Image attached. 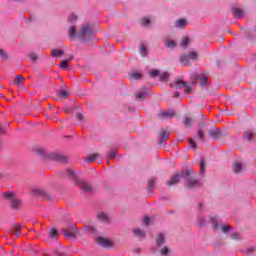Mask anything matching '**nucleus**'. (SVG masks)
Here are the masks:
<instances>
[{"mask_svg": "<svg viewBox=\"0 0 256 256\" xmlns=\"http://www.w3.org/2000/svg\"><path fill=\"white\" fill-rule=\"evenodd\" d=\"M190 175H191V171H189V170L175 174L167 182V185H168V187H172V185H177V183H179V181H181V179H187V177H190Z\"/></svg>", "mask_w": 256, "mask_h": 256, "instance_id": "1", "label": "nucleus"}, {"mask_svg": "<svg viewBox=\"0 0 256 256\" xmlns=\"http://www.w3.org/2000/svg\"><path fill=\"white\" fill-rule=\"evenodd\" d=\"M91 34V25L88 24L80 27V30L77 32V37L82 41H87V37H91Z\"/></svg>", "mask_w": 256, "mask_h": 256, "instance_id": "2", "label": "nucleus"}, {"mask_svg": "<svg viewBox=\"0 0 256 256\" xmlns=\"http://www.w3.org/2000/svg\"><path fill=\"white\" fill-rule=\"evenodd\" d=\"M198 54L195 51L189 52L188 55L180 56V62L183 65H189L191 61H197Z\"/></svg>", "mask_w": 256, "mask_h": 256, "instance_id": "3", "label": "nucleus"}, {"mask_svg": "<svg viewBox=\"0 0 256 256\" xmlns=\"http://www.w3.org/2000/svg\"><path fill=\"white\" fill-rule=\"evenodd\" d=\"M32 194L35 197H42L43 199H47V201H53V196L49 195L43 188H36L32 190Z\"/></svg>", "mask_w": 256, "mask_h": 256, "instance_id": "4", "label": "nucleus"}, {"mask_svg": "<svg viewBox=\"0 0 256 256\" xmlns=\"http://www.w3.org/2000/svg\"><path fill=\"white\" fill-rule=\"evenodd\" d=\"M188 182L186 184L187 189H197L199 187V181L195 178H190L189 176L185 178Z\"/></svg>", "mask_w": 256, "mask_h": 256, "instance_id": "5", "label": "nucleus"}, {"mask_svg": "<svg viewBox=\"0 0 256 256\" xmlns=\"http://www.w3.org/2000/svg\"><path fill=\"white\" fill-rule=\"evenodd\" d=\"M96 242L100 247H111V241L105 237L96 238Z\"/></svg>", "mask_w": 256, "mask_h": 256, "instance_id": "6", "label": "nucleus"}, {"mask_svg": "<svg viewBox=\"0 0 256 256\" xmlns=\"http://www.w3.org/2000/svg\"><path fill=\"white\" fill-rule=\"evenodd\" d=\"M185 85H187V82L181 79H177L175 82L169 84V86L173 89H182V87H185Z\"/></svg>", "mask_w": 256, "mask_h": 256, "instance_id": "7", "label": "nucleus"}, {"mask_svg": "<svg viewBox=\"0 0 256 256\" xmlns=\"http://www.w3.org/2000/svg\"><path fill=\"white\" fill-rule=\"evenodd\" d=\"M208 135L212 139H219L221 137V131H219V128L213 127L211 130H209Z\"/></svg>", "mask_w": 256, "mask_h": 256, "instance_id": "8", "label": "nucleus"}, {"mask_svg": "<svg viewBox=\"0 0 256 256\" xmlns=\"http://www.w3.org/2000/svg\"><path fill=\"white\" fill-rule=\"evenodd\" d=\"M167 139H169V133L165 132V130H162L160 132L159 145H161L162 147H165V143H167Z\"/></svg>", "mask_w": 256, "mask_h": 256, "instance_id": "9", "label": "nucleus"}, {"mask_svg": "<svg viewBox=\"0 0 256 256\" xmlns=\"http://www.w3.org/2000/svg\"><path fill=\"white\" fill-rule=\"evenodd\" d=\"M80 185V189L84 191V193H93V187L89 183L81 181Z\"/></svg>", "mask_w": 256, "mask_h": 256, "instance_id": "10", "label": "nucleus"}, {"mask_svg": "<svg viewBox=\"0 0 256 256\" xmlns=\"http://www.w3.org/2000/svg\"><path fill=\"white\" fill-rule=\"evenodd\" d=\"M160 117L163 119H171V117H175V111L173 110H167L160 114Z\"/></svg>", "mask_w": 256, "mask_h": 256, "instance_id": "11", "label": "nucleus"}, {"mask_svg": "<svg viewBox=\"0 0 256 256\" xmlns=\"http://www.w3.org/2000/svg\"><path fill=\"white\" fill-rule=\"evenodd\" d=\"M25 81V78L22 75H17L13 81L14 85L16 87H21L23 85V82Z\"/></svg>", "mask_w": 256, "mask_h": 256, "instance_id": "12", "label": "nucleus"}, {"mask_svg": "<svg viewBox=\"0 0 256 256\" xmlns=\"http://www.w3.org/2000/svg\"><path fill=\"white\" fill-rule=\"evenodd\" d=\"M64 235L65 237H75L77 235V229L72 228V229H65L64 230Z\"/></svg>", "mask_w": 256, "mask_h": 256, "instance_id": "13", "label": "nucleus"}, {"mask_svg": "<svg viewBox=\"0 0 256 256\" xmlns=\"http://www.w3.org/2000/svg\"><path fill=\"white\" fill-rule=\"evenodd\" d=\"M21 205V200H19L18 198H13L11 200L12 209H21Z\"/></svg>", "mask_w": 256, "mask_h": 256, "instance_id": "14", "label": "nucleus"}, {"mask_svg": "<svg viewBox=\"0 0 256 256\" xmlns=\"http://www.w3.org/2000/svg\"><path fill=\"white\" fill-rule=\"evenodd\" d=\"M187 25V20L186 19H179L175 22L174 27L177 29H183Z\"/></svg>", "mask_w": 256, "mask_h": 256, "instance_id": "15", "label": "nucleus"}, {"mask_svg": "<svg viewBox=\"0 0 256 256\" xmlns=\"http://www.w3.org/2000/svg\"><path fill=\"white\" fill-rule=\"evenodd\" d=\"M147 95V89L140 90L136 93V99H138V101H141V99H145Z\"/></svg>", "mask_w": 256, "mask_h": 256, "instance_id": "16", "label": "nucleus"}, {"mask_svg": "<svg viewBox=\"0 0 256 256\" xmlns=\"http://www.w3.org/2000/svg\"><path fill=\"white\" fill-rule=\"evenodd\" d=\"M197 79H199L200 81V87H207L208 85L207 75L202 73V76L198 77Z\"/></svg>", "mask_w": 256, "mask_h": 256, "instance_id": "17", "label": "nucleus"}, {"mask_svg": "<svg viewBox=\"0 0 256 256\" xmlns=\"http://www.w3.org/2000/svg\"><path fill=\"white\" fill-rule=\"evenodd\" d=\"M253 135H255V131L247 130V131L244 132L243 137L247 141H251V139H253Z\"/></svg>", "mask_w": 256, "mask_h": 256, "instance_id": "18", "label": "nucleus"}, {"mask_svg": "<svg viewBox=\"0 0 256 256\" xmlns=\"http://www.w3.org/2000/svg\"><path fill=\"white\" fill-rule=\"evenodd\" d=\"M232 170L235 173H241V171H243V164H241L240 162H235L232 167Z\"/></svg>", "mask_w": 256, "mask_h": 256, "instance_id": "19", "label": "nucleus"}, {"mask_svg": "<svg viewBox=\"0 0 256 256\" xmlns=\"http://www.w3.org/2000/svg\"><path fill=\"white\" fill-rule=\"evenodd\" d=\"M156 244L158 247H161V245L165 244V235L163 234H158L156 237Z\"/></svg>", "mask_w": 256, "mask_h": 256, "instance_id": "20", "label": "nucleus"}, {"mask_svg": "<svg viewBox=\"0 0 256 256\" xmlns=\"http://www.w3.org/2000/svg\"><path fill=\"white\" fill-rule=\"evenodd\" d=\"M11 235H14V237H21V228H19L18 226H14L11 230H10Z\"/></svg>", "mask_w": 256, "mask_h": 256, "instance_id": "21", "label": "nucleus"}, {"mask_svg": "<svg viewBox=\"0 0 256 256\" xmlns=\"http://www.w3.org/2000/svg\"><path fill=\"white\" fill-rule=\"evenodd\" d=\"M68 35L70 39H73V37H77V29L75 28V26H70L68 28Z\"/></svg>", "mask_w": 256, "mask_h": 256, "instance_id": "22", "label": "nucleus"}, {"mask_svg": "<svg viewBox=\"0 0 256 256\" xmlns=\"http://www.w3.org/2000/svg\"><path fill=\"white\" fill-rule=\"evenodd\" d=\"M133 233H134L135 237H138L139 239H145V232H143V230L134 229Z\"/></svg>", "mask_w": 256, "mask_h": 256, "instance_id": "23", "label": "nucleus"}, {"mask_svg": "<svg viewBox=\"0 0 256 256\" xmlns=\"http://www.w3.org/2000/svg\"><path fill=\"white\" fill-rule=\"evenodd\" d=\"M97 218L100 219V221H103L104 223H109V217L107 216V214L103 212L98 213Z\"/></svg>", "mask_w": 256, "mask_h": 256, "instance_id": "24", "label": "nucleus"}, {"mask_svg": "<svg viewBox=\"0 0 256 256\" xmlns=\"http://www.w3.org/2000/svg\"><path fill=\"white\" fill-rule=\"evenodd\" d=\"M160 253L162 256H169L171 255V249L167 246H164L161 250Z\"/></svg>", "mask_w": 256, "mask_h": 256, "instance_id": "25", "label": "nucleus"}, {"mask_svg": "<svg viewBox=\"0 0 256 256\" xmlns=\"http://www.w3.org/2000/svg\"><path fill=\"white\" fill-rule=\"evenodd\" d=\"M58 97H61V99H67V97H69V92H67L66 90H59L57 92Z\"/></svg>", "mask_w": 256, "mask_h": 256, "instance_id": "26", "label": "nucleus"}, {"mask_svg": "<svg viewBox=\"0 0 256 256\" xmlns=\"http://www.w3.org/2000/svg\"><path fill=\"white\" fill-rule=\"evenodd\" d=\"M195 122V119L191 118V117H186L184 119V125L185 127H191V125H193V123Z\"/></svg>", "mask_w": 256, "mask_h": 256, "instance_id": "27", "label": "nucleus"}, {"mask_svg": "<svg viewBox=\"0 0 256 256\" xmlns=\"http://www.w3.org/2000/svg\"><path fill=\"white\" fill-rule=\"evenodd\" d=\"M232 12L237 18L243 17V10L241 8H233Z\"/></svg>", "mask_w": 256, "mask_h": 256, "instance_id": "28", "label": "nucleus"}, {"mask_svg": "<svg viewBox=\"0 0 256 256\" xmlns=\"http://www.w3.org/2000/svg\"><path fill=\"white\" fill-rule=\"evenodd\" d=\"M99 157H100L99 154H91L87 157L86 161H88V163H92V161H97Z\"/></svg>", "mask_w": 256, "mask_h": 256, "instance_id": "29", "label": "nucleus"}, {"mask_svg": "<svg viewBox=\"0 0 256 256\" xmlns=\"http://www.w3.org/2000/svg\"><path fill=\"white\" fill-rule=\"evenodd\" d=\"M49 236L52 239H57V237L59 236V232L57 231V229L52 228L49 232Z\"/></svg>", "mask_w": 256, "mask_h": 256, "instance_id": "30", "label": "nucleus"}, {"mask_svg": "<svg viewBox=\"0 0 256 256\" xmlns=\"http://www.w3.org/2000/svg\"><path fill=\"white\" fill-rule=\"evenodd\" d=\"M189 45V38L184 36L180 42V47H187Z\"/></svg>", "mask_w": 256, "mask_h": 256, "instance_id": "31", "label": "nucleus"}, {"mask_svg": "<svg viewBox=\"0 0 256 256\" xmlns=\"http://www.w3.org/2000/svg\"><path fill=\"white\" fill-rule=\"evenodd\" d=\"M193 93V88L191 86L187 85V83L184 86V94L185 95H191Z\"/></svg>", "mask_w": 256, "mask_h": 256, "instance_id": "32", "label": "nucleus"}, {"mask_svg": "<svg viewBox=\"0 0 256 256\" xmlns=\"http://www.w3.org/2000/svg\"><path fill=\"white\" fill-rule=\"evenodd\" d=\"M205 173V159L201 158L200 159V174L203 175Z\"/></svg>", "mask_w": 256, "mask_h": 256, "instance_id": "33", "label": "nucleus"}, {"mask_svg": "<svg viewBox=\"0 0 256 256\" xmlns=\"http://www.w3.org/2000/svg\"><path fill=\"white\" fill-rule=\"evenodd\" d=\"M153 189H155V178H151L148 181V190L151 191Z\"/></svg>", "mask_w": 256, "mask_h": 256, "instance_id": "34", "label": "nucleus"}, {"mask_svg": "<svg viewBox=\"0 0 256 256\" xmlns=\"http://www.w3.org/2000/svg\"><path fill=\"white\" fill-rule=\"evenodd\" d=\"M60 55H63V50H60V49L52 50V57H59Z\"/></svg>", "mask_w": 256, "mask_h": 256, "instance_id": "35", "label": "nucleus"}, {"mask_svg": "<svg viewBox=\"0 0 256 256\" xmlns=\"http://www.w3.org/2000/svg\"><path fill=\"white\" fill-rule=\"evenodd\" d=\"M160 75V81H168L169 80V73L163 72Z\"/></svg>", "mask_w": 256, "mask_h": 256, "instance_id": "36", "label": "nucleus"}, {"mask_svg": "<svg viewBox=\"0 0 256 256\" xmlns=\"http://www.w3.org/2000/svg\"><path fill=\"white\" fill-rule=\"evenodd\" d=\"M176 43L174 40H168L166 41V47H168L169 49H173V47H175Z\"/></svg>", "mask_w": 256, "mask_h": 256, "instance_id": "37", "label": "nucleus"}, {"mask_svg": "<svg viewBox=\"0 0 256 256\" xmlns=\"http://www.w3.org/2000/svg\"><path fill=\"white\" fill-rule=\"evenodd\" d=\"M157 75H160V72L157 69H154L149 72V77L155 78V77H157Z\"/></svg>", "mask_w": 256, "mask_h": 256, "instance_id": "38", "label": "nucleus"}, {"mask_svg": "<svg viewBox=\"0 0 256 256\" xmlns=\"http://www.w3.org/2000/svg\"><path fill=\"white\" fill-rule=\"evenodd\" d=\"M75 21H77V15L71 14L68 16V23H75Z\"/></svg>", "mask_w": 256, "mask_h": 256, "instance_id": "39", "label": "nucleus"}, {"mask_svg": "<svg viewBox=\"0 0 256 256\" xmlns=\"http://www.w3.org/2000/svg\"><path fill=\"white\" fill-rule=\"evenodd\" d=\"M140 54L142 55V57H146L147 55V48L144 45L140 46Z\"/></svg>", "mask_w": 256, "mask_h": 256, "instance_id": "40", "label": "nucleus"}, {"mask_svg": "<svg viewBox=\"0 0 256 256\" xmlns=\"http://www.w3.org/2000/svg\"><path fill=\"white\" fill-rule=\"evenodd\" d=\"M68 65H69V60H62L60 63L61 69H67Z\"/></svg>", "mask_w": 256, "mask_h": 256, "instance_id": "41", "label": "nucleus"}, {"mask_svg": "<svg viewBox=\"0 0 256 256\" xmlns=\"http://www.w3.org/2000/svg\"><path fill=\"white\" fill-rule=\"evenodd\" d=\"M198 137L200 141H205V132H203V130H198Z\"/></svg>", "mask_w": 256, "mask_h": 256, "instance_id": "42", "label": "nucleus"}, {"mask_svg": "<svg viewBox=\"0 0 256 256\" xmlns=\"http://www.w3.org/2000/svg\"><path fill=\"white\" fill-rule=\"evenodd\" d=\"M130 77H131V79H141V77H142V75H141V73H132V74H130Z\"/></svg>", "mask_w": 256, "mask_h": 256, "instance_id": "43", "label": "nucleus"}, {"mask_svg": "<svg viewBox=\"0 0 256 256\" xmlns=\"http://www.w3.org/2000/svg\"><path fill=\"white\" fill-rule=\"evenodd\" d=\"M231 239H233L234 241H239V239H241V237L239 236V233L234 232L231 234Z\"/></svg>", "mask_w": 256, "mask_h": 256, "instance_id": "44", "label": "nucleus"}, {"mask_svg": "<svg viewBox=\"0 0 256 256\" xmlns=\"http://www.w3.org/2000/svg\"><path fill=\"white\" fill-rule=\"evenodd\" d=\"M189 144L191 145L192 149H197V144L193 138L189 139Z\"/></svg>", "mask_w": 256, "mask_h": 256, "instance_id": "45", "label": "nucleus"}, {"mask_svg": "<svg viewBox=\"0 0 256 256\" xmlns=\"http://www.w3.org/2000/svg\"><path fill=\"white\" fill-rule=\"evenodd\" d=\"M221 229L223 233H228V231H231V226L221 225Z\"/></svg>", "mask_w": 256, "mask_h": 256, "instance_id": "46", "label": "nucleus"}, {"mask_svg": "<svg viewBox=\"0 0 256 256\" xmlns=\"http://www.w3.org/2000/svg\"><path fill=\"white\" fill-rule=\"evenodd\" d=\"M67 175L70 179L75 178V172L73 170H67Z\"/></svg>", "mask_w": 256, "mask_h": 256, "instance_id": "47", "label": "nucleus"}, {"mask_svg": "<svg viewBox=\"0 0 256 256\" xmlns=\"http://www.w3.org/2000/svg\"><path fill=\"white\" fill-rule=\"evenodd\" d=\"M4 197H5V199H12V201H13V199H15L13 193H4Z\"/></svg>", "mask_w": 256, "mask_h": 256, "instance_id": "48", "label": "nucleus"}, {"mask_svg": "<svg viewBox=\"0 0 256 256\" xmlns=\"http://www.w3.org/2000/svg\"><path fill=\"white\" fill-rule=\"evenodd\" d=\"M0 59H7V53L3 49H0Z\"/></svg>", "mask_w": 256, "mask_h": 256, "instance_id": "49", "label": "nucleus"}, {"mask_svg": "<svg viewBox=\"0 0 256 256\" xmlns=\"http://www.w3.org/2000/svg\"><path fill=\"white\" fill-rule=\"evenodd\" d=\"M56 161H67V157L63 156V155H58L56 156Z\"/></svg>", "mask_w": 256, "mask_h": 256, "instance_id": "50", "label": "nucleus"}, {"mask_svg": "<svg viewBox=\"0 0 256 256\" xmlns=\"http://www.w3.org/2000/svg\"><path fill=\"white\" fill-rule=\"evenodd\" d=\"M212 225L214 229H219V224L217 223V219L215 218L212 219Z\"/></svg>", "mask_w": 256, "mask_h": 256, "instance_id": "51", "label": "nucleus"}, {"mask_svg": "<svg viewBox=\"0 0 256 256\" xmlns=\"http://www.w3.org/2000/svg\"><path fill=\"white\" fill-rule=\"evenodd\" d=\"M149 23H151V19H149V18L142 19V25H149Z\"/></svg>", "mask_w": 256, "mask_h": 256, "instance_id": "52", "label": "nucleus"}, {"mask_svg": "<svg viewBox=\"0 0 256 256\" xmlns=\"http://www.w3.org/2000/svg\"><path fill=\"white\" fill-rule=\"evenodd\" d=\"M109 159H113L114 157L117 156V151H112V152H109Z\"/></svg>", "mask_w": 256, "mask_h": 256, "instance_id": "53", "label": "nucleus"}, {"mask_svg": "<svg viewBox=\"0 0 256 256\" xmlns=\"http://www.w3.org/2000/svg\"><path fill=\"white\" fill-rule=\"evenodd\" d=\"M30 59H32V61H37V59H39V56H37V54H31Z\"/></svg>", "mask_w": 256, "mask_h": 256, "instance_id": "54", "label": "nucleus"}, {"mask_svg": "<svg viewBox=\"0 0 256 256\" xmlns=\"http://www.w3.org/2000/svg\"><path fill=\"white\" fill-rule=\"evenodd\" d=\"M143 222L144 224L149 225V223H151V219L149 217H144Z\"/></svg>", "mask_w": 256, "mask_h": 256, "instance_id": "55", "label": "nucleus"}, {"mask_svg": "<svg viewBox=\"0 0 256 256\" xmlns=\"http://www.w3.org/2000/svg\"><path fill=\"white\" fill-rule=\"evenodd\" d=\"M76 119H78L79 121H83V119H84L83 114L78 113V114L76 115Z\"/></svg>", "mask_w": 256, "mask_h": 256, "instance_id": "56", "label": "nucleus"}, {"mask_svg": "<svg viewBox=\"0 0 256 256\" xmlns=\"http://www.w3.org/2000/svg\"><path fill=\"white\" fill-rule=\"evenodd\" d=\"M247 252L249 253V255H251V253L255 252V248L251 247L247 249Z\"/></svg>", "mask_w": 256, "mask_h": 256, "instance_id": "57", "label": "nucleus"}, {"mask_svg": "<svg viewBox=\"0 0 256 256\" xmlns=\"http://www.w3.org/2000/svg\"><path fill=\"white\" fill-rule=\"evenodd\" d=\"M181 94L179 92L174 93V97H179Z\"/></svg>", "mask_w": 256, "mask_h": 256, "instance_id": "58", "label": "nucleus"}, {"mask_svg": "<svg viewBox=\"0 0 256 256\" xmlns=\"http://www.w3.org/2000/svg\"><path fill=\"white\" fill-rule=\"evenodd\" d=\"M0 133H3V127L0 126Z\"/></svg>", "mask_w": 256, "mask_h": 256, "instance_id": "59", "label": "nucleus"}, {"mask_svg": "<svg viewBox=\"0 0 256 256\" xmlns=\"http://www.w3.org/2000/svg\"><path fill=\"white\" fill-rule=\"evenodd\" d=\"M65 113H67V110H64Z\"/></svg>", "mask_w": 256, "mask_h": 256, "instance_id": "60", "label": "nucleus"}]
</instances>
